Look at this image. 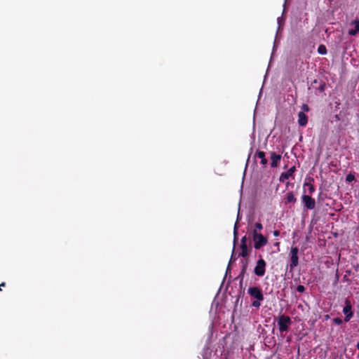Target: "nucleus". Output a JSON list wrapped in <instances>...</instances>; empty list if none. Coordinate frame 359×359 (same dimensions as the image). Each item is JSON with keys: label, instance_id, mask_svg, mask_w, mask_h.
Here are the masks:
<instances>
[{"label": "nucleus", "instance_id": "nucleus-3", "mask_svg": "<svg viewBox=\"0 0 359 359\" xmlns=\"http://www.w3.org/2000/svg\"><path fill=\"white\" fill-rule=\"evenodd\" d=\"M292 323L291 318L288 316L280 315L278 320V325L280 332H287Z\"/></svg>", "mask_w": 359, "mask_h": 359}, {"label": "nucleus", "instance_id": "nucleus-37", "mask_svg": "<svg viewBox=\"0 0 359 359\" xmlns=\"http://www.w3.org/2000/svg\"><path fill=\"white\" fill-rule=\"evenodd\" d=\"M219 352H220V353L222 354V349L223 348H222V347H219Z\"/></svg>", "mask_w": 359, "mask_h": 359}, {"label": "nucleus", "instance_id": "nucleus-5", "mask_svg": "<svg viewBox=\"0 0 359 359\" xmlns=\"http://www.w3.org/2000/svg\"><path fill=\"white\" fill-rule=\"evenodd\" d=\"M248 293L251 297L254 298L255 299L264 300V295L262 291L259 287L257 286L250 287L248 289Z\"/></svg>", "mask_w": 359, "mask_h": 359}, {"label": "nucleus", "instance_id": "nucleus-14", "mask_svg": "<svg viewBox=\"0 0 359 359\" xmlns=\"http://www.w3.org/2000/svg\"><path fill=\"white\" fill-rule=\"evenodd\" d=\"M235 248H236V244L235 245L233 244V248L229 264H228L227 268H226V273L231 270V263L235 262L236 260V259H237V257H236V255H235Z\"/></svg>", "mask_w": 359, "mask_h": 359}, {"label": "nucleus", "instance_id": "nucleus-28", "mask_svg": "<svg viewBox=\"0 0 359 359\" xmlns=\"http://www.w3.org/2000/svg\"><path fill=\"white\" fill-rule=\"evenodd\" d=\"M204 353H203V358L204 359H208V354H209V350L208 348L204 349Z\"/></svg>", "mask_w": 359, "mask_h": 359}, {"label": "nucleus", "instance_id": "nucleus-22", "mask_svg": "<svg viewBox=\"0 0 359 359\" xmlns=\"http://www.w3.org/2000/svg\"><path fill=\"white\" fill-rule=\"evenodd\" d=\"M305 290H306L305 287L302 285H297V287L296 288V290L300 293L304 292L305 291Z\"/></svg>", "mask_w": 359, "mask_h": 359}, {"label": "nucleus", "instance_id": "nucleus-18", "mask_svg": "<svg viewBox=\"0 0 359 359\" xmlns=\"http://www.w3.org/2000/svg\"><path fill=\"white\" fill-rule=\"evenodd\" d=\"M318 53L320 54V55H325L327 54V48H326V46L325 45H320L318 47Z\"/></svg>", "mask_w": 359, "mask_h": 359}, {"label": "nucleus", "instance_id": "nucleus-6", "mask_svg": "<svg viewBox=\"0 0 359 359\" xmlns=\"http://www.w3.org/2000/svg\"><path fill=\"white\" fill-rule=\"evenodd\" d=\"M343 313L345 315L344 321L348 322L353 317L352 306L348 300L346 301V305L343 309Z\"/></svg>", "mask_w": 359, "mask_h": 359}, {"label": "nucleus", "instance_id": "nucleus-29", "mask_svg": "<svg viewBox=\"0 0 359 359\" xmlns=\"http://www.w3.org/2000/svg\"><path fill=\"white\" fill-rule=\"evenodd\" d=\"M252 152V148L250 149V154L248 155V160H247V162H246V164H245V169L247 168V166L248 165V162H249V160H250V155H251Z\"/></svg>", "mask_w": 359, "mask_h": 359}, {"label": "nucleus", "instance_id": "nucleus-7", "mask_svg": "<svg viewBox=\"0 0 359 359\" xmlns=\"http://www.w3.org/2000/svg\"><path fill=\"white\" fill-rule=\"evenodd\" d=\"M302 201L304 203V205L306 208L309 210H313L315 208L316 201L313 198L308 195H304L302 196Z\"/></svg>", "mask_w": 359, "mask_h": 359}, {"label": "nucleus", "instance_id": "nucleus-11", "mask_svg": "<svg viewBox=\"0 0 359 359\" xmlns=\"http://www.w3.org/2000/svg\"><path fill=\"white\" fill-rule=\"evenodd\" d=\"M308 123V117L304 111L298 113V124L300 126H305Z\"/></svg>", "mask_w": 359, "mask_h": 359}, {"label": "nucleus", "instance_id": "nucleus-32", "mask_svg": "<svg viewBox=\"0 0 359 359\" xmlns=\"http://www.w3.org/2000/svg\"><path fill=\"white\" fill-rule=\"evenodd\" d=\"M315 189H314V187L313 185H311L310 187L309 188V191L310 193H313Z\"/></svg>", "mask_w": 359, "mask_h": 359}, {"label": "nucleus", "instance_id": "nucleus-21", "mask_svg": "<svg viewBox=\"0 0 359 359\" xmlns=\"http://www.w3.org/2000/svg\"><path fill=\"white\" fill-rule=\"evenodd\" d=\"M262 300L255 299V301H253L252 302V306L255 307V308H259L261 306L260 302H262Z\"/></svg>", "mask_w": 359, "mask_h": 359}, {"label": "nucleus", "instance_id": "nucleus-31", "mask_svg": "<svg viewBox=\"0 0 359 359\" xmlns=\"http://www.w3.org/2000/svg\"><path fill=\"white\" fill-rule=\"evenodd\" d=\"M245 272H246V270L241 269V271L239 275L244 277Z\"/></svg>", "mask_w": 359, "mask_h": 359}, {"label": "nucleus", "instance_id": "nucleus-4", "mask_svg": "<svg viewBox=\"0 0 359 359\" xmlns=\"http://www.w3.org/2000/svg\"><path fill=\"white\" fill-rule=\"evenodd\" d=\"M299 248L297 247H292L290 250V269L292 271L299 264L298 257Z\"/></svg>", "mask_w": 359, "mask_h": 359}, {"label": "nucleus", "instance_id": "nucleus-17", "mask_svg": "<svg viewBox=\"0 0 359 359\" xmlns=\"http://www.w3.org/2000/svg\"><path fill=\"white\" fill-rule=\"evenodd\" d=\"M296 198L292 192H288L286 195V202L288 203L295 202Z\"/></svg>", "mask_w": 359, "mask_h": 359}, {"label": "nucleus", "instance_id": "nucleus-35", "mask_svg": "<svg viewBox=\"0 0 359 359\" xmlns=\"http://www.w3.org/2000/svg\"><path fill=\"white\" fill-rule=\"evenodd\" d=\"M6 284L5 283H2L0 284V291L1 290V288H3V287H5Z\"/></svg>", "mask_w": 359, "mask_h": 359}, {"label": "nucleus", "instance_id": "nucleus-26", "mask_svg": "<svg viewBox=\"0 0 359 359\" xmlns=\"http://www.w3.org/2000/svg\"><path fill=\"white\" fill-rule=\"evenodd\" d=\"M354 179H355L354 175H351V174H349V175H348L346 176V180L347 182H352L353 180H354Z\"/></svg>", "mask_w": 359, "mask_h": 359}, {"label": "nucleus", "instance_id": "nucleus-16", "mask_svg": "<svg viewBox=\"0 0 359 359\" xmlns=\"http://www.w3.org/2000/svg\"><path fill=\"white\" fill-rule=\"evenodd\" d=\"M283 22V20L282 19V18L279 17L277 19V23L278 25V29H277V32H276V39H275V41H274V43H273V50H274L275 49V47L276 46V43H277V35H278V33L280 29V26L282 25V23Z\"/></svg>", "mask_w": 359, "mask_h": 359}, {"label": "nucleus", "instance_id": "nucleus-2", "mask_svg": "<svg viewBox=\"0 0 359 359\" xmlns=\"http://www.w3.org/2000/svg\"><path fill=\"white\" fill-rule=\"evenodd\" d=\"M266 262L262 257V255H259V259L257 261L255 267L254 269L255 274L259 277L264 276L266 272Z\"/></svg>", "mask_w": 359, "mask_h": 359}, {"label": "nucleus", "instance_id": "nucleus-10", "mask_svg": "<svg viewBox=\"0 0 359 359\" xmlns=\"http://www.w3.org/2000/svg\"><path fill=\"white\" fill-rule=\"evenodd\" d=\"M281 159V156L280 154H277L276 152L271 153V166L272 168H276L278 165L279 161Z\"/></svg>", "mask_w": 359, "mask_h": 359}, {"label": "nucleus", "instance_id": "nucleus-25", "mask_svg": "<svg viewBox=\"0 0 359 359\" xmlns=\"http://www.w3.org/2000/svg\"><path fill=\"white\" fill-rule=\"evenodd\" d=\"M255 226V229H257V231L258 230L260 231L263 229V226L260 222H256Z\"/></svg>", "mask_w": 359, "mask_h": 359}, {"label": "nucleus", "instance_id": "nucleus-15", "mask_svg": "<svg viewBox=\"0 0 359 359\" xmlns=\"http://www.w3.org/2000/svg\"><path fill=\"white\" fill-rule=\"evenodd\" d=\"M241 252L238 254V257L241 256L243 258L247 257L250 252V250L248 249V246L241 247Z\"/></svg>", "mask_w": 359, "mask_h": 359}, {"label": "nucleus", "instance_id": "nucleus-36", "mask_svg": "<svg viewBox=\"0 0 359 359\" xmlns=\"http://www.w3.org/2000/svg\"><path fill=\"white\" fill-rule=\"evenodd\" d=\"M217 352H218V350L217 349V350L215 351V354H214V356H215V355H216V357H217V358L218 357Z\"/></svg>", "mask_w": 359, "mask_h": 359}, {"label": "nucleus", "instance_id": "nucleus-34", "mask_svg": "<svg viewBox=\"0 0 359 359\" xmlns=\"http://www.w3.org/2000/svg\"><path fill=\"white\" fill-rule=\"evenodd\" d=\"M317 83H318V80H317V79H315V80L312 82L311 86L313 87V85H314V84H317Z\"/></svg>", "mask_w": 359, "mask_h": 359}, {"label": "nucleus", "instance_id": "nucleus-30", "mask_svg": "<svg viewBox=\"0 0 359 359\" xmlns=\"http://www.w3.org/2000/svg\"><path fill=\"white\" fill-rule=\"evenodd\" d=\"M243 278H244V277H243V276H240V275H238V276H237L236 279L239 280L240 285H242V283H243Z\"/></svg>", "mask_w": 359, "mask_h": 359}, {"label": "nucleus", "instance_id": "nucleus-9", "mask_svg": "<svg viewBox=\"0 0 359 359\" xmlns=\"http://www.w3.org/2000/svg\"><path fill=\"white\" fill-rule=\"evenodd\" d=\"M295 170V167L292 166L287 172L281 173L279 177V181L280 182H284L285 180H288L291 176H292Z\"/></svg>", "mask_w": 359, "mask_h": 359}, {"label": "nucleus", "instance_id": "nucleus-38", "mask_svg": "<svg viewBox=\"0 0 359 359\" xmlns=\"http://www.w3.org/2000/svg\"><path fill=\"white\" fill-rule=\"evenodd\" d=\"M226 275H227V273H226V274H225V276H224V279H225V278H226ZM222 282H224V280H222Z\"/></svg>", "mask_w": 359, "mask_h": 359}, {"label": "nucleus", "instance_id": "nucleus-27", "mask_svg": "<svg viewBox=\"0 0 359 359\" xmlns=\"http://www.w3.org/2000/svg\"><path fill=\"white\" fill-rule=\"evenodd\" d=\"M302 111H304L305 113L306 111H309V106L306 104H304L302 106Z\"/></svg>", "mask_w": 359, "mask_h": 359}, {"label": "nucleus", "instance_id": "nucleus-20", "mask_svg": "<svg viewBox=\"0 0 359 359\" xmlns=\"http://www.w3.org/2000/svg\"><path fill=\"white\" fill-rule=\"evenodd\" d=\"M242 266L241 269L244 270H247L248 266V262L247 259H242L241 260Z\"/></svg>", "mask_w": 359, "mask_h": 359}, {"label": "nucleus", "instance_id": "nucleus-23", "mask_svg": "<svg viewBox=\"0 0 359 359\" xmlns=\"http://www.w3.org/2000/svg\"><path fill=\"white\" fill-rule=\"evenodd\" d=\"M244 246H248L247 245V237L246 236H244L243 237H242L241 238V247H244Z\"/></svg>", "mask_w": 359, "mask_h": 359}, {"label": "nucleus", "instance_id": "nucleus-24", "mask_svg": "<svg viewBox=\"0 0 359 359\" xmlns=\"http://www.w3.org/2000/svg\"><path fill=\"white\" fill-rule=\"evenodd\" d=\"M333 322H334V324L340 325L342 324L343 320H342V319H341L339 318H334L333 319Z\"/></svg>", "mask_w": 359, "mask_h": 359}, {"label": "nucleus", "instance_id": "nucleus-8", "mask_svg": "<svg viewBox=\"0 0 359 359\" xmlns=\"http://www.w3.org/2000/svg\"><path fill=\"white\" fill-rule=\"evenodd\" d=\"M241 218H242V216L240 213V208H239L238 215H237L236 221L235 222L234 227H233L234 245L236 244L238 239V229L239 227L238 223H239V221L241 219Z\"/></svg>", "mask_w": 359, "mask_h": 359}, {"label": "nucleus", "instance_id": "nucleus-1", "mask_svg": "<svg viewBox=\"0 0 359 359\" xmlns=\"http://www.w3.org/2000/svg\"><path fill=\"white\" fill-rule=\"evenodd\" d=\"M252 239L254 241V248L256 250L260 249L267 243V238L262 234L258 233L257 229H254L252 231Z\"/></svg>", "mask_w": 359, "mask_h": 359}, {"label": "nucleus", "instance_id": "nucleus-13", "mask_svg": "<svg viewBox=\"0 0 359 359\" xmlns=\"http://www.w3.org/2000/svg\"><path fill=\"white\" fill-rule=\"evenodd\" d=\"M259 158L261 159V161H260V163L263 165H265L267 164L268 163V161L267 159L265 158V153L264 151H258L256 154H255V158Z\"/></svg>", "mask_w": 359, "mask_h": 359}, {"label": "nucleus", "instance_id": "nucleus-19", "mask_svg": "<svg viewBox=\"0 0 359 359\" xmlns=\"http://www.w3.org/2000/svg\"><path fill=\"white\" fill-rule=\"evenodd\" d=\"M325 82H320L319 86L318 87V90L319 92L323 93L324 92L325 89Z\"/></svg>", "mask_w": 359, "mask_h": 359}, {"label": "nucleus", "instance_id": "nucleus-39", "mask_svg": "<svg viewBox=\"0 0 359 359\" xmlns=\"http://www.w3.org/2000/svg\"><path fill=\"white\" fill-rule=\"evenodd\" d=\"M220 359H222V358H220Z\"/></svg>", "mask_w": 359, "mask_h": 359}, {"label": "nucleus", "instance_id": "nucleus-12", "mask_svg": "<svg viewBox=\"0 0 359 359\" xmlns=\"http://www.w3.org/2000/svg\"><path fill=\"white\" fill-rule=\"evenodd\" d=\"M351 24L354 25V28L349 29L348 34L351 36H355L359 32V20H354Z\"/></svg>", "mask_w": 359, "mask_h": 359}, {"label": "nucleus", "instance_id": "nucleus-33", "mask_svg": "<svg viewBox=\"0 0 359 359\" xmlns=\"http://www.w3.org/2000/svg\"><path fill=\"white\" fill-rule=\"evenodd\" d=\"M273 234L274 236H278L280 235V232L279 231L276 230L273 231Z\"/></svg>", "mask_w": 359, "mask_h": 359}]
</instances>
